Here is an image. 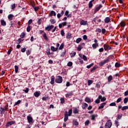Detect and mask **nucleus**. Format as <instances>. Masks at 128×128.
Here are the masks:
<instances>
[{
    "instance_id": "1",
    "label": "nucleus",
    "mask_w": 128,
    "mask_h": 128,
    "mask_svg": "<svg viewBox=\"0 0 128 128\" xmlns=\"http://www.w3.org/2000/svg\"><path fill=\"white\" fill-rule=\"evenodd\" d=\"M55 82L56 84H62V77L60 76H56L55 79Z\"/></svg>"
},
{
    "instance_id": "2",
    "label": "nucleus",
    "mask_w": 128,
    "mask_h": 128,
    "mask_svg": "<svg viewBox=\"0 0 128 128\" xmlns=\"http://www.w3.org/2000/svg\"><path fill=\"white\" fill-rule=\"evenodd\" d=\"M112 126V121L110 120L107 121L106 123L105 124V128H110Z\"/></svg>"
},
{
    "instance_id": "3",
    "label": "nucleus",
    "mask_w": 128,
    "mask_h": 128,
    "mask_svg": "<svg viewBox=\"0 0 128 128\" xmlns=\"http://www.w3.org/2000/svg\"><path fill=\"white\" fill-rule=\"evenodd\" d=\"M39 32L40 34H44L43 38H44V40H48V36H46V32H44V30H40Z\"/></svg>"
},
{
    "instance_id": "4",
    "label": "nucleus",
    "mask_w": 128,
    "mask_h": 128,
    "mask_svg": "<svg viewBox=\"0 0 128 128\" xmlns=\"http://www.w3.org/2000/svg\"><path fill=\"white\" fill-rule=\"evenodd\" d=\"M110 62V60L108 58L104 60V61L101 62H100L99 63V66H102L104 64H106V62Z\"/></svg>"
},
{
    "instance_id": "5",
    "label": "nucleus",
    "mask_w": 128,
    "mask_h": 128,
    "mask_svg": "<svg viewBox=\"0 0 128 128\" xmlns=\"http://www.w3.org/2000/svg\"><path fill=\"white\" fill-rule=\"evenodd\" d=\"M16 124L15 121H10L8 122L6 124V128H8V126H12V124Z\"/></svg>"
},
{
    "instance_id": "6",
    "label": "nucleus",
    "mask_w": 128,
    "mask_h": 128,
    "mask_svg": "<svg viewBox=\"0 0 128 128\" xmlns=\"http://www.w3.org/2000/svg\"><path fill=\"white\" fill-rule=\"evenodd\" d=\"M102 8V5L100 4L98 6L96 7L94 10V14H96L97 12H98L100 8Z\"/></svg>"
},
{
    "instance_id": "7",
    "label": "nucleus",
    "mask_w": 128,
    "mask_h": 128,
    "mask_svg": "<svg viewBox=\"0 0 128 128\" xmlns=\"http://www.w3.org/2000/svg\"><path fill=\"white\" fill-rule=\"evenodd\" d=\"M104 49L105 50H112V47L110 46V45L106 44H104Z\"/></svg>"
},
{
    "instance_id": "8",
    "label": "nucleus",
    "mask_w": 128,
    "mask_h": 128,
    "mask_svg": "<svg viewBox=\"0 0 128 128\" xmlns=\"http://www.w3.org/2000/svg\"><path fill=\"white\" fill-rule=\"evenodd\" d=\"M27 120L28 121V122L29 124H32V123H34V119L32 118V117L30 116H27Z\"/></svg>"
},
{
    "instance_id": "9",
    "label": "nucleus",
    "mask_w": 128,
    "mask_h": 128,
    "mask_svg": "<svg viewBox=\"0 0 128 128\" xmlns=\"http://www.w3.org/2000/svg\"><path fill=\"white\" fill-rule=\"evenodd\" d=\"M54 28V25H51V26L49 25L48 26H47L45 28V30H48V32H50Z\"/></svg>"
},
{
    "instance_id": "10",
    "label": "nucleus",
    "mask_w": 128,
    "mask_h": 128,
    "mask_svg": "<svg viewBox=\"0 0 128 128\" xmlns=\"http://www.w3.org/2000/svg\"><path fill=\"white\" fill-rule=\"evenodd\" d=\"M73 108V114H80V110L76 107H74Z\"/></svg>"
},
{
    "instance_id": "11",
    "label": "nucleus",
    "mask_w": 128,
    "mask_h": 128,
    "mask_svg": "<svg viewBox=\"0 0 128 128\" xmlns=\"http://www.w3.org/2000/svg\"><path fill=\"white\" fill-rule=\"evenodd\" d=\"M68 120V112L66 111L64 114V122H66Z\"/></svg>"
},
{
    "instance_id": "12",
    "label": "nucleus",
    "mask_w": 128,
    "mask_h": 128,
    "mask_svg": "<svg viewBox=\"0 0 128 128\" xmlns=\"http://www.w3.org/2000/svg\"><path fill=\"white\" fill-rule=\"evenodd\" d=\"M50 99V98L48 95L47 96H45L42 98V100H43V102H46V100H48Z\"/></svg>"
},
{
    "instance_id": "13",
    "label": "nucleus",
    "mask_w": 128,
    "mask_h": 128,
    "mask_svg": "<svg viewBox=\"0 0 128 128\" xmlns=\"http://www.w3.org/2000/svg\"><path fill=\"white\" fill-rule=\"evenodd\" d=\"M64 10H62L60 14L58 13L57 14V18H62V16H64Z\"/></svg>"
},
{
    "instance_id": "14",
    "label": "nucleus",
    "mask_w": 128,
    "mask_h": 128,
    "mask_svg": "<svg viewBox=\"0 0 128 128\" xmlns=\"http://www.w3.org/2000/svg\"><path fill=\"white\" fill-rule=\"evenodd\" d=\"M98 98L99 100H101V102H105V100H106V97H103L102 95H100L98 97Z\"/></svg>"
},
{
    "instance_id": "15",
    "label": "nucleus",
    "mask_w": 128,
    "mask_h": 128,
    "mask_svg": "<svg viewBox=\"0 0 128 128\" xmlns=\"http://www.w3.org/2000/svg\"><path fill=\"white\" fill-rule=\"evenodd\" d=\"M88 24V21H84L83 20H82L80 22V26H86Z\"/></svg>"
},
{
    "instance_id": "16",
    "label": "nucleus",
    "mask_w": 128,
    "mask_h": 128,
    "mask_svg": "<svg viewBox=\"0 0 128 128\" xmlns=\"http://www.w3.org/2000/svg\"><path fill=\"white\" fill-rule=\"evenodd\" d=\"M72 91L68 92L66 94L65 96L66 98H70V96H72Z\"/></svg>"
},
{
    "instance_id": "17",
    "label": "nucleus",
    "mask_w": 128,
    "mask_h": 128,
    "mask_svg": "<svg viewBox=\"0 0 128 128\" xmlns=\"http://www.w3.org/2000/svg\"><path fill=\"white\" fill-rule=\"evenodd\" d=\"M14 15L12 14H9L8 16L9 20H14Z\"/></svg>"
},
{
    "instance_id": "18",
    "label": "nucleus",
    "mask_w": 128,
    "mask_h": 128,
    "mask_svg": "<svg viewBox=\"0 0 128 128\" xmlns=\"http://www.w3.org/2000/svg\"><path fill=\"white\" fill-rule=\"evenodd\" d=\"M104 22L105 24H108L110 22V17H106L104 20Z\"/></svg>"
},
{
    "instance_id": "19",
    "label": "nucleus",
    "mask_w": 128,
    "mask_h": 128,
    "mask_svg": "<svg viewBox=\"0 0 128 128\" xmlns=\"http://www.w3.org/2000/svg\"><path fill=\"white\" fill-rule=\"evenodd\" d=\"M106 104V102H104L100 104V106H98V110H100V108H104V106Z\"/></svg>"
},
{
    "instance_id": "20",
    "label": "nucleus",
    "mask_w": 128,
    "mask_h": 128,
    "mask_svg": "<svg viewBox=\"0 0 128 128\" xmlns=\"http://www.w3.org/2000/svg\"><path fill=\"white\" fill-rule=\"evenodd\" d=\"M56 16V12L54 10H52L49 14V16Z\"/></svg>"
},
{
    "instance_id": "21",
    "label": "nucleus",
    "mask_w": 128,
    "mask_h": 128,
    "mask_svg": "<svg viewBox=\"0 0 128 128\" xmlns=\"http://www.w3.org/2000/svg\"><path fill=\"white\" fill-rule=\"evenodd\" d=\"M34 96H36V98H38V96H40V92H34Z\"/></svg>"
},
{
    "instance_id": "22",
    "label": "nucleus",
    "mask_w": 128,
    "mask_h": 128,
    "mask_svg": "<svg viewBox=\"0 0 128 128\" xmlns=\"http://www.w3.org/2000/svg\"><path fill=\"white\" fill-rule=\"evenodd\" d=\"M94 2V0H92L91 1H90L88 3V8H92V2Z\"/></svg>"
},
{
    "instance_id": "23",
    "label": "nucleus",
    "mask_w": 128,
    "mask_h": 128,
    "mask_svg": "<svg viewBox=\"0 0 128 128\" xmlns=\"http://www.w3.org/2000/svg\"><path fill=\"white\" fill-rule=\"evenodd\" d=\"M50 84H54V76H51V81L50 82Z\"/></svg>"
},
{
    "instance_id": "24",
    "label": "nucleus",
    "mask_w": 128,
    "mask_h": 128,
    "mask_svg": "<svg viewBox=\"0 0 128 128\" xmlns=\"http://www.w3.org/2000/svg\"><path fill=\"white\" fill-rule=\"evenodd\" d=\"M0 112L1 114L3 116L5 112L4 108H2V107H0Z\"/></svg>"
},
{
    "instance_id": "25",
    "label": "nucleus",
    "mask_w": 128,
    "mask_h": 128,
    "mask_svg": "<svg viewBox=\"0 0 128 128\" xmlns=\"http://www.w3.org/2000/svg\"><path fill=\"white\" fill-rule=\"evenodd\" d=\"M88 104L84 103L82 104V110H86V108H88Z\"/></svg>"
},
{
    "instance_id": "26",
    "label": "nucleus",
    "mask_w": 128,
    "mask_h": 128,
    "mask_svg": "<svg viewBox=\"0 0 128 128\" xmlns=\"http://www.w3.org/2000/svg\"><path fill=\"white\" fill-rule=\"evenodd\" d=\"M52 52H58V48H54V46L50 47Z\"/></svg>"
},
{
    "instance_id": "27",
    "label": "nucleus",
    "mask_w": 128,
    "mask_h": 128,
    "mask_svg": "<svg viewBox=\"0 0 128 128\" xmlns=\"http://www.w3.org/2000/svg\"><path fill=\"white\" fill-rule=\"evenodd\" d=\"M1 24L3 26H6V21H4V20H1Z\"/></svg>"
},
{
    "instance_id": "28",
    "label": "nucleus",
    "mask_w": 128,
    "mask_h": 128,
    "mask_svg": "<svg viewBox=\"0 0 128 128\" xmlns=\"http://www.w3.org/2000/svg\"><path fill=\"white\" fill-rule=\"evenodd\" d=\"M98 46V44H94L92 45V47L93 48L94 50H96Z\"/></svg>"
},
{
    "instance_id": "29",
    "label": "nucleus",
    "mask_w": 128,
    "mask_h": 128,
    "mask_svg": "<svg viewBox=\"0 0 128 128\" xmlns=\"http://www.w3.org/2000/svg\"><path fill=\"white\" fill-rule=\"evenodd\" d=\"M108 82H110L112 80V76L110 75L108 78Z\"/></svg>"
},
{
    "instance_id": "30",
    "label": "nucleus",
    "mask_w": 128,
    "mask_h": 128,
    "mask_svg": "<svg viewBox=\"0 0 128 128\" xmlns=\"http://www.w3.org/2000/svg\"><path fill=\"white\" fill-rule=\"evenodd\" d=\"M50 22L52 24H54L56 22V21L54 19H50Z\"/></svg>"
},
{
    "instance_id": "31",
    "label": "nucleus",
    "mask_w": 128,
    "mask_h": 128,
    "mask_svg": "<svg viewBox=\"0 0 128 128\" xmlns=\"http://www.w3.org/2000/svg\"><path fill=\"white\" fill-rule=\"evenodd\" d=\"M82 50V45L79 44L77 48V50L78 52H80V50Z\"/></svg>"
},
{
    "instance_id": "32",
    "label": "nucleus",
    "mask_w": 128,
    "mask_h": 128,
    "mask_svg": "<svg viewBox=\"0 0 128 128\" xmlns=\"http://www.w3.org/2000/svg\"><path fill=\"white\" fill-rule=\"evenodd\" d=\"M66 50H64V52L61 53L60 56L61 58H64V56L66 55Z\"/></svg>"
},
{
    "instance_id": "33",
    "label": "nucleus",
    "mask_w": 128,
    "mask_h": 128,
    "mask_svg": "<svg viewBox=\"0 0 128 128\" xmlns=\"http://www.w3.org/2000/svg\"><path fill=\"white\" fill-rule=\"evenodd\" d=\"M122 114H118L117 115V118H116V120H121L122 119Z\"/></svg>"
},
{
    "instance_id": "34",
    "label": "nucleus",
    "mask_w": 128,
    "mask_h": 128,
    "mask_svg": "<svg viewBox=\"0 0 128 128\" xmlns=\"http://www.w3.org/2000/svg\"><path fill=\"white\" fill-rule=\"evenodd\" d=\"M30 30H32V26L30 25H28L26 28V30L28 32H30Z\"/></svg>"
},
{
    "instance_id": "35",
    "label": "nucleus",
    "mask_w": 128,
    "mask_h": 128,
    "mask_svg": "<svg viewBox=\"0 0 128 128\" xmlns=\"http://www.w3.org/2000/svg\"><path fill=\"white\" fill-rule=\"evenodd\" d=\"M72 110L71 108L69 110L68 116H72Z\"/></svg>"
},
{
    "instance_id": "36",
    "label": "nucleus",
    "mask_w": 128,
    "mask_h": 128,
    "mask_svg": "<svg viewBox=\"0 0 128 128\" xmlns=\"http://www.w3.org/2000/svg\"><path fill=\"white\" fill-rule=\"evenodd\" d=\"M12 52V48L10 47L9 50L8 52V55L10 56V52Z\"/></svg>"
},
{
    "instance_id": "37",
    "label": "nucleus",
    "mask_w": 128,
    "mask_h": 128,
    "mask_svg": "<svg viewBox=\"0 0 128 128\" xmlns=\"http://www.w3.org/2000/svg\"><path fill=\"white\" fill-rule=\"evenodd\" d=\"M14 69H15V72L16 74H18V66L16 65L14 66Z\"/></svg>"
},
{
    "instance_id": "38",
    "label": "nucleus",
    "mask_w": 128,
    "mask_h": 128,
    "mask_svg": "<svg viewBox=\"0 0 128 128\" xmlns=\"http://www.w3.org/2000/svg\"><path fill=\"white\" fill-rule=\"evenodd\" d=\"M73 124H74V126H78V122L76 120H73Z\"/></svg>"
},
{
    "instance_id": "39",
    "label": "nucleus",
    "mask_w": 128,
    "mask_h": 128,
    "mask_svg": "<svg viewBox=\"0 0 128 128\" xmlns=\"http://www.w3.org/2000/svg\"><path fill=\"white\" fill-rule=\"evenodd\" d=\"M82 42V38H78L76 40V44H80Z\"/></svg>"
},
{
    "instance_id": "40",
    "label": "nucleus",
    "mask_w": 128,
    "mask_h": 128,
    "mask_svg": "<svg viewBox=\"0 0 128 128\" xmlns=\"http://www.w3.org/2000/svg\"><path fill=\"white\" fill-rule=\"evenodd\" d=\"M70 36H72V34L70 32L66 34V38H70Z\"/></svg>"
},
{
    "instance_id": "41",
    "label": "nucleus",
    "mask_w": 128,
    "mask_h": 128,
    "mask_svg": "<svg viewBox=\"0 0 128 128\" xmlns=\"http://www.w3.org/2000/svg\"><path fill=\"white\" fill-rule=\"evenodd\" d=\"M60 104H64V98H61L60 99Z\"/></svg>"
},
{
    "instance_id": "42",
    "label": "nucleus",
    "mask_w": 128,
    "mask_h": 128,
    "mask_svg": "<svg viewBox=\"0 0 128 128\" xmlns=\"http://www.w3.org/2000/svg\"><path fill=\"white\" fill-rule=\"evenodd\" d=\"M96 87L97 88H100V82H99L98 83H96Z\"/></svg>"
},
{
    "instance_id": "43",
    "label": "nucleus",
    "mask_w": 128,
    "mask_h": 128,
    "mask_svg": "<svg viewBox=\"0 0 128 128\" xmlns=\"http://www.w3.org/2000/svg\"><path fill=\"white\" fill-rule=\"evenodd\" d=\"M85 102H90L91 100L89 98H85Z\"/></svg>"
},
{
    "instance_id": "44",
    "label": "nucleus",
    "mask_w": 128,
    "mask_h": 128,
    "mask_svg": "<svg viewBox=\"0 0 128 128\" xmlns=\"http://www.w3.org/2000/svg\"><path fill=\"white\" fill-rule=\"evenodd\" d=\"M94 64V63H92L91 64L88 65L86 66L87 68H90Z\"/></svg>"
},
{
    "instance_id": "45",
    "label": "nucleus",
    "mask_w": 128,
    "mask_h": 128,
    "mask_svg": "<svg viewBox=\"0 0 128 128\" xmlns=\"http://www.w3.org/2000/svg\"><path fill=\"white\" fill-rule=\"evenodd\" d=\"M120 24L122 28H124L126 26V23L124 22H121Z\"/></svg>"
},
{
    "instance_id": "46",
    "label": "nucleus",
    "mask_w": 128,
    "mask_h": 128,
    "mask_svg": "<svg viewBox=\"0 0 128 128\" xmlns=\"http://www.w3.org/2000/svg\"><path fill=\"white\" fill-rule=\"evenodd\" d=\"M21 102L22 101L20 100H18V102H16L14 104V106H18V104H20Z\"/></svg>"
},
{
    "instance_id": "47",
    "label": "nucleus",
    "mask_w": 128,
    "mask_h": 128,
    "mask_svg": "<svg viewBox=\"0 0 128 128\" xmlns=\"http://www.w3.org/2000/svg\"><path fill=\"white\" fill-rule=\"evenodd\" d=\"M122 97H120L117 100L116 102H117V104H118V102H122Z\"/></svg>"
},
{
    "instance_id": "48",
    "label": "nucleus",
    "mask_w": 128,
    "mask_h": 128,
    "mask_svg": "<svg viewBox=\"0 0 128 128\" xmlns=\"http://www.w3.org/2000/svg\"><path fill=\"white\" fill-rule=\"evenodd\" d=\"M96 68H98V67L96 66L93 67L90 70L91 72H94V70H96Z\"/></svg>"
},
{
    "instance_id": "49",
    "label": "nucleus",
    "mask_w": 128,
    "mask_h": 128,
    "mask_svg": "<svg viewBox=\"0 0 128 128\" xmlns=\"http://www.w3.org/2000/svg\"><path fill=\"white\" fill-rule=\"evenodd\" d=\"M16 8V4H13L11 5V10H14Z\"/></svg>"
},
{
    "instance_id": "50",
    "label": "nucleus",
    "mask_w": 128,
    "mask_h": 128,
    "mask_svg": "<svg viewBox=\"0 0 128 128\" xmlns=\"http://www.w3.org/2000/svg\"><path fill=\"white\" fill-rule=\"evenodd\" d=\"M25 36H26V34H24V32H22L20 35V38H24Z\"/></svg>"
},
{
    "instance_id": "51",
    "label": "nucleus",
    "mask_w": 128,
    "mask_h": 128,
    "mask_svg": "<svg viewBox=\"0 0 128 128\" xmlns=\"http://www.w3.org/2000/svg\"><path fill=\"white\" fill-rule=\"evenodd\" d=\"M110 106H116V102H113L110 104Z\"/></svg>"
},
{
    "instance_id": "52",
    "label": "nucleus",
    "mask_w": 128,
    "mask_h": 128,
    "mask_svg": "<svg viewBox=\"0 0 128 128\" xmlns=\"http://www.w3.org/2000/svg\"><path fill=\"white\" fill-rule=\"evenodd\" d=\"M85 126H88V124H90V120H86L85 122Z\"/></svg>"
},
{
    "instance_id": "53",
    "label": "nucleus",
    "mask_w": 128,
    "mask_h": 128,
    "mask_svg": "<svg viewBox=\"0 0 128 128\" xmlns=\"http://www.w3.org/2000/svg\"><path fill=\"white\" fill-rule=\"evenodd\" d=\"M128 110V106H124L122 108V110Z\"/></svg>"
},
{
    "instance_id": "54",
    "label": "nucleus",
    "mask_w": 128,
    "mask_h": 128,
    "mask_svg": "<svg viewBox=\"0 0 128 128\" xmlns=\"http://www.w3.org/2000/svg\"><path fill=\"white\" fill-rule=\"evenodd\" d=\"M128 102V98H124V104H127Z\"/></svg>"
},
{
    "instance_id": "55",
    "label": "nucleus",
    "mask_w": 128,
    "mask_h": 128,
    "mask_svg": "<svg viewBox=\"0 0 128 128\" xmlns=\"http://www.w3.org/2000/svg\"><path fill=\"white\" fill-rule=\"evenodd\" d=\"M115 66L116 68H120V64L118 62H116L115 64Z\"/></svg>"
},
{
    "instance_id": "56",
    "label": "nucleus",
    "mask_w": 128,
    "mask_h": 128,
    "mask_svg": "<svg viewBox=\"0 0 128 128\" xmlns=\"http://www.w3.org/2000/svg\"><path fill=\"white\" fill-rule=\"evenodd\" d=\"M82 60H85V62H86V60H88V58H86V55L82 56Z\"/></svg>"
},
{
    "instance_id": "57",
    "label": "nucleus",
    "mask_w": 128,
    "mask_h": 128,
    "mask_svg": "<svg viewBox=\"0 0 128 128\" xmlns=\"http://www.w3.org/2000/svg\"><path fill=\"white\" fill-rule=\"evenodd\" d=\"M90 118H91L92 120H94L96 117H94V114H92L90 116Z\"/></svg>"
},
{
    "instance_id": "58",
    "label": "nucleus",
    "mask_w": 128,
    "mask_h": 128,
    "mask_svg": "<svg viewBox=\"0 0 128 128\" xmlns=\"http://www.w3.org/2000/svg\"><path fill=\"white\" fill-rule=\"evenodd\" d=\"M88 86H90V84H92V80H88Z\"/></svg>"
},
{
    "instance_id": "59",
    "label": "nucleus",
    "mask_w": 128,
    "mask_h": 128,
    "mask_svg": "<svg viewBox=\"0 0 128 128\" xmlns=\"http://www.w3.org/2000/svg\"><path fill=\"white\" fill-rule=\"evenodd\" d=\"M64 43H62L60 46L59 47V50H62V48H64Z\"/></svg>"
},
{
    "instance_id": "60",
    "label": "nucleus",
    "mask_w": 128,
    "mask_h": 128,
    "mask_svg": "<svg viewBox=\"0 0 128 128\" xmlns=\"http://www.w3.org/2000/svg\"><path fill=\"white\" fill-rule=\"evenodd\" d=\"M26 88V90H24L23 92H24L25 94H28V92L29 89L28 88Z\"/></svg>"
},
{
    "instance_id": "61",
    "label": "nucleus",
    "mask_w": 128,
    "mask_h": 128,
    "mask_svg": "<svg viewBox=\"0 0 128 128\" xmlns=\"http://www.w3.org/2000/svg\"><path fill=\"white\" fill-rule=\"evenodd\" d=\"M68 66H72V62H69L67 64Z\"/></svg>"
},
{
    "instance_id": "62",
    "label": "nucleus",
    "mask_w": 128,
    "mask_h": 128,
    "mask_svg": "<svg viewBox=\"0 0 128 128\" xmlns=\"http://www.w3.org/2000/svg\"><path fill=\"white\" fill-rule=\"evenodd\" d=\"M32 19H30L28 22V26H30V24H32Z\"/></svg>"
},
{
    "instance_id": "63",
    "label": "nucleus",
    "mask_w": 128,
    "mask_h": 128,
    "mask_svg": "<svg viewBox=\"0 0 128 128\" xmlns=\"http://www.w3.org/2000/svg\"><path fill=\"white\" fill-rule=\"evenodd\" d=\"M60 34H61V36H64L65 34H64V30H62L60 31Z\"/></svg>"
},
{
    "instance_id": "64",
    "label": "nucleus",
    "mask_w": 128,
    "mask_h": 128,
    "mask_svg": "<svg viewBox=\"0 0 128 128\" xmlns=\"http://www.w3.org/2000/svg\"><path fill=\"white\" fill-rule=\"evenodd\" d=\"M115 124L116 126V128H118V126H120V124L118 123V120H115Z\"/></svg>"
}]
</instances>
